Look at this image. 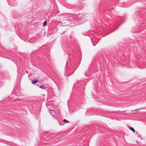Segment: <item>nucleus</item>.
Here are the masks:
<instances>
[{"instance_id":"f257e3e1","label":"nucleus","mask_w":146,"mask_h":146,"mask_svg":"<svg viewBox=\"0 0 146 146\" xmlns=\"http://www.w3.org/2000/svg\"><path fill=\"white\" fill-rule=\"evenodd\" d=\"M38 82V80L36 79L33 80L32 82V84H34Z\"/></svg>"},{"instance_id":"f03ea898","label":"nucleus","mask_w":146,"mask_h":146,"mask_svg":"<svg viewBox=\"0 0 146 146\" xmlns=\"http://www.w3.org/2000/svg\"><path fill=\"white\" fill-rule=\"evenodd\" d=\"M129 129L132 131L133 133H134L135 131V130L134 129V128L131 127H129Z\"/></svg>"},{"instance_id":"7ed1b4c3","label":"nucleus","mask_w":146,"mask_h":146,"mask_svg":"<svg viewBox=\"0 0 146 146\" xmlns=\"http://www.w3.org/2000/svg\"><path fill=\"white\" fill-rule=\"evenodd\" d=\"M63 121L65 123H69V121L67 120L66 119H63Z\"/></svg>"},{"instance_id":"20e7f679","label":"nucleus","mask_w":146,"mask_h":146,"mask_svg":"<svg viewBox=\"0 0 146 146\" xmlns=\"http://www.w3.org/2000/svg\"><path fill=\"white\" fill-rule=\"evenodd\" d=\"M40 88H42L43 89H45V87L44 85H42V86H40Z\"/></svg>"},{"instance_id":"39448f33","label":"nucleus","mask_w":146,"mask_h":146,"mask_svg":"<svg viewBox=\"0 0 146 146\" xmlns=\"http://www.w3.org/2000/svg\"><path fill=\"white\" fill-rule=\"evenodd\" d=\"M43 25L44 26H45L46 25V22L45 21H44V23H43Z\"/></svg>"},{"instance_id":"423d86ee","label":"nucleus","mask_w":146,"mask_h":146,"mask_svg":"<svg viewBox=\"0 0 146 146\" xmlns=\"http://www.w3.org/2000/svg\"><path fill=\"white\" fill-rule=\"evenodd\" d=\"M139 110V109H137L135 110V111H138Z\"/></svg>"},{"instance_id":"0eeeda50","label":"nucleus","mask_w":146,"mask_h":146,"mask_svg":"<svg viewBox=\"0 0 146 146\" xmlns=\"http://www.w3.org/2000/svg\"><path fill=\"white\" fill-rule=\"evenodd\" d=\"M136 142H137V144H139V143H138V141H136Z\"/></svg>"}]
</instances>
